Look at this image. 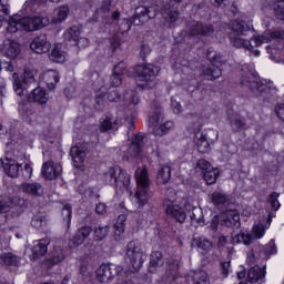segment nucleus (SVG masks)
Wrapping results in <instances>:
<instances>
[{
  "mask_svg": "<svg viewBox=\"0 0 284 284\" xmlns=\"http://www.w3.org/2000/svg\"><path fill=\"white\" fill-rule=\"evenodd\" d=\"M70 16V7L60 6L55 8L51 16V21L54 26L63 23ZM50 18L40 16H29L21 17L19 14H13L7 20L6 37H13L17 32H34L36 30H41L45 26H50Z\"/></svg>",
  "mask_w": 284,
  "mask_h": 284,
  "instance_id": "1",
  "label": "nucleus"
},
{
  "mask_svg": "<svg viewBox=\"0 0 284 284\" xmlns=\"http://www.w3.org/2000/svg\"><path fill=\"white\" fill-rule=\"evenodd\" d=\"M254 34V31L247 23L241 21H235L232 23L231 31L229 32V40L233 48L247 50L253 57H260L261 51L256 50L252 42H250V37Z\"/></svg>",
  "mask_w": 284,
  "mask_h": 284,
  "instance_id": "2",
  "label": "nucleus"
},
{
  "mask_svg": "<svg viewBox=\"0 0 284 284\" xmlns=\"http://www.w3.org/2000/svg\"><path fill=\"white\" fill-rule=\"evenodd\" d=\"M103 180L108 185L114 187L116 192H130L131 190L132 176L120 166L110 168L103 174Z\"/></svg>",
  "mask_w": 284,
  "mask_h": 284,
  "instance_id": "3",
  "label": "nucleus"
},
{
  "mask_svg": "<svg viewBox=\"0 0 284 284\" xmlns=\"http://www.w3.org/2000/svg\"><path fill=\"white\" fill-rule=\"evenodd\" d=\"M145 140L143 135H135L128 151L125 152L123 159L124 161H130L134 163V161H139V159H143L146 154H152L154 149L144 148Z\"/></svg>",
  "mask_w": 284,
  "mask_h": 284,
  "instance_id": "4",
  "label": "nucleus"
},
{
  "mask_svg": "<svg viewBox=\"0 0 284 284\" xmlns=\"http://www.w3.org/2000/svg\"><path fill=\"white\" fill-rule=\"evenodd\" d=\"M135 72L138 74V85L150 89L154 88V78L161 72V68L154 64L138 65Z\"/></svg>",
  "mask_w": 284,
  "mask_h": 284,
  "instance_id": "5",
  "label": "nucleus"
},
{
  "mask_svg": "<svg viewBox=\"0 0 284 284\" xmlns=\"http://www.w3.org/2000/svg\"><path fill=\"white\" fill-rule=\"evenodd\" d=\"M126 255L130 258L134 270H139L145 261V253L141 247V243L136 241H131L128 244Z\"/></svg>",
  "mask_w": 284,
  "mask_h": 284,
  "instance_id": "6",
  "label": "nucleus"
},
{
  "mask_svg": "<svg viewBox=\"0 0 284 284\" xmlns=\"http://www.w3.org/2000/svg\"><path fill=\"white\" fill-rule=\"evenodd\" d=\"M242 85L250 88L255 97H263V92L267 91V84L263 83V80L252 72H247L246 75L243 77Z\"/></svg>",
  "mask_w": 284,
  "mask_h": 284,
  "instance_id": "7",
  "label": "nucleus"
},
{
  "mask_svg": "<svg viewBox=\"0 0 284 284\" xmlns=\"http://www.w3.org/2000/svg\"><path fill=\"white\" fill-rule=\"evenodd\" d=\"M28 83H34V71L26 70L22 78L13 73V90L18 97H23L28 88Z\"/></svg>",
  "mask_w": 284,
  "mask_h": 284,
  "instance_id": "8",
  "label": "nucleus"
},
{
  "mask_svg": "<svg viewBox=\"0 0 284 284\" xmlns=\"http://www.w3.org/2000/svg\"><path fill=\"white\" fill-rule=\"evenodd\" d=\"M159 6L152 4L150 7H138L135 10V19L133 23L135 26H141L145 23L148 19H156V14H159Z\"/></svg>",
  "mask_w": 284,
  "mask_h": 284,
  "instance_id": "9",
  "label": "nucleus"
},
{
  "mask_svg": "<svg viewBox=\"0 0 284 284\" xmlns=\"http://www.w3.org/2000/svg\"><path fill=\"white\" fill-rule=\"evenodd\" d=\"M116 276V266L114 264H102L95 271V278L100 283H108Z\"/></svg>",
  "mask_w": 284,
  "mask_h": 284,
  "instance_id": "10",
  "label": "nucleus"
},
{
  "mask_svg": "<svg viewBox=\"0 0 284 284\" xmlns=\"http://www.w3.org/2000/svg\"><path fill=\"white\" fill-rule=\"evenodd\" d=\"M63 169L61 164L54 163L52 161H48L42 164V176L48 181H54V179H59Z\"/></svg>",
  "mask_w": 284,
  "mask_h": 284,
  "instance_id": "11",
  "label": "nucleus"
},
{
  "mask_svg": "<svg viewBox=\"0 0 284 284\" xmlns=\"http://www.w3.org/2000/svg\"><path fill=\"white\" fill-rule=\"evenodd\" d=\"M85 152H88V146L83 143H78L77 145L71 148L70 154L74 168H82L87 156Z\"/></svg>",
  "mask_w": 284,
  "mask_h": 284,
  "instance_id": "12",
  "label": "nucleus"
},
{
  "mask_svg": "<svg viewBox=\"0 0 284 284\" xmlns=\"http://www.w3.org/2000/svg\"><path fill=\"white\" fill-rule=\"evenodd\" d=\"M165 212L171 219L178 221V223H185L187 213H185V206H181L175 202H171L166 205Z\"/></svg>",
  "mask_w": 284,
  "mask_h": 284,
  "instance_id": "13",
  "label": "nucleus"
},
{
  "mask_svg": "<svg viewBox=\"0 0 284 284\" xmlns=\"http://www.w3.org/2000/svg\"><path fill=\"white\" fill-rule=\"evenodd\" d=\"M193 143L201 154H207L211 150L212 142L209 141L207 134L203 133L202 131H197L194 134Z\"/></svg>",
  "mask_w": 284,
  "mask_h": 284,
  "instance_id": "14",
  "label": "nucleus"
},
{
  "mask_svg": "<svg viewBox=\"0 0 284 284\" xmlns=\"http://www.w3.org/2000/svg\"><path fill=\"white\" fill-rule=\"evenodd\" d=\"M50 48H52V44H50L45 36L34 38L30 44V49L36 52V54H45L50 52Z\"/></svg>",
  "mask_w": 284,
  "mask_h": 284,
  "instance_id": "15",
  "label": "nucleus"
},
{
  "mask_svg": "<svg viewBox=\"0 0 284 284\" xmlns=\"http://www.w3.org/2000/svg\"><path fill=\"white\" fill-rule=\"evenodd\" d=\"M136 187L150 190L152 182L150 181V173L145 166L138 168L135 171Z\"/></svg>",
  "mask_w": 284,
  "mask_h": 284,
  "instance_id": "16",
  "label": "nucleus"
},
{
  "mask_svg": "<svg viewBox=\"0 0 284 284\" xmlns=\"http://www.w3.org/2000/svg\"><path fill=\"white\" fill-rule=\"evenodd\" d=\"M150 199H152V192L150 189L136 187L135 194L133 196V203H135L138 207H145V205H148L150 202Z\"/></svg>",
  "mask_w": 284,
  "mask_h": 284,
  "instance_id": "17",
  "label": "nucleus"
},
{
  "mask_svg": "<svg viewBox=\"0 0 284 284\" xmlns=\"http://www.w3.org/2000/svg\"><path fill=\"white\" fill-rule=\"evenodd\" d=\"M1 50L6 57H9V59H17V57L21 54V44L12 40H7Z\"/></svg>",
  "mask_w": 284,
  "mask_h": 284,
  "instance_id": "18",
  "label": "nucleus"
},
{
  "mask_svg": "<svg viewBox=\"0 0 284 284\" xmlns=\"http://www.w3.org/2000/svg\"><path fill=\"white\" fill-rule=\"evenodd\" d=\"M81 37V27L73 26L67 30L64 33V39L67 41H73L77 45H81V43H88V39L80 38Z\"/></svg>",
  "mask_w": 284,
  "mask_h": 284,
  "instance_id": "19",
  "label": "nucleus"
},
{
  "mask_svg": "<svg viewBox=\"0 0 284 284\" xmlns=\"http://www.w3.org/2000/svg\"><path fill=\"white\" fill-rule=\"evenodd\" d=\"M48 245H50V240L48 237L34 241L32 247V258L37 260L39 258V256H43L44 254H47Z\"/></svg>",
  "mask_w": 284,
  "mask_h": 284,
  "instance_id": "20",
  "label": "nucleus"
},
{
  "mask_svg": "<svg viewBox=\"0 0 284 284\" xmlns=\"http://www.w3.org/2000/svg\"><path fill=\"white\" fill-rule=\"evenodd\" d=\"M172 180V168L169 165H161L158 170L156 181L159 185H168Z\"/></svg>",
  "mask_w": 284,
  "mask_h": 284,
  "instance_id": "21",
  "label": "nucleus"
},
{
  "mask_svg": "<svg viewBox=\"0 0 284 284\" xmlns=\"http://www.w3.org/2000/svg\"><path fill=\"white\" fill-rule=\"evenodd\" d=\"M239 221H241V215H239V211L236 210L227 211L222 216V224L226 225V227L239 225Z\"/></svg>",
  "mask_w": 284,
  "mask_h": 284,
  "instance_id": "22",
  "label": "nucleus"
},
{
  "mask_svg": "<svg viewBox=\"0 0 284 284\" xmlns=\"http://www.w3.org/2000/svg\"><path fill=\"white\" fill-rule=\"evenodd\" d=\"M283 32L281 31H274L272 33H264L261 36H254L253 37V41L255 43V45H263V43H270V41L272 39H281V37H283Z\"/></svg>",
  "mask_w": 284,
  "mask_h": 284,
  "instance_id": "23",
  "label": "nucleus"
},
{
  "mask_svg": "<svg viewBox=\"0 0 284 284\" xmlns=\"http://www.w3.org/2000/svg\"><path fill=\"white\" fill-rule=\"evenodd\" d=\"M51 61L55 63H64L65 59H68V53L63 51V44L58 43L51 50Z\"/></svg>",
  "mask_w": 284,
  "mask_h": 284,
  "instance_id": "24",
  "label": "nucleus"
},
{
  "mask_svg": "<svg viewBox=\"0 0 284 284\" xmlns=\"http://www.w3.org/2000/svg\"><path fill=\"white\" fill-rule=\"evenodd\" d=\"M22 192L29 194L30 196H42L43 186L40 183H23Z\"/></svg>",
  "mask_w": 284,
  "mask_h": 284,
  "instance_id": "25",
  "label": "nucleus"
},
{
  "mask_svg": "<svg viewBox=\"0 0 284 284\" xmlns=\"http://www.w3.org/2000/svg\"><path fill=\"white\" fill-rule=\"evenodd\" d=\"M42 80L49 90H54V85L59 83V72L57 70L45 71L42 75Z\"/></svg>",
  "mask_w": 284,
  "mask_h": 284,
  "instance_id": "26",
  "label": "nucleus"
},
{
  "mask_svg": "<svg viewBox=\"0 0 284 284\" xmlns=\"http://www.w3.org/2000/svg\"><path fill=\"white\" fill-rule=\"evenodd\" d=\"M4 171L8 174V176H11V179H17L19 176V172L21 170V164L14 160H6L3 163Z\"/></svg>",
  "mask_w": 284,
  "mask_h": 284,
  "instance_id": "27",
  "label": "nucleus"
},
{
  "mask_svg": "<svg viewBox=\"0 0 284 284\" xmlns=\"http://www.w3.org/2000/svg\"><path fill=\"white\" fill-rule=\"evenodd\" d=\"M268 7L280 21H284V0H268Z\"/></svg>",
  "mask_w": 284,
  "mask_h": 284,
  "instance_id": "28",
  "label": "nucleus"
},
{
  "mask_svg": "<svg viewBox=\"0 0 284 284\" xmlns=\"http://www.w3.org/2000/svg\"><path fill=\"white\" fill-rule=\"evenodd\" d=\"M247 278L251 283H256L261 281V278H265V268L258 265L251 267L247 272Z\"/></svg>",
  "mask_w": 284,
  "mask_h": 284,
  "instance_id": "29",
  "label": "nucleus"
},
{
  "mask_svg": "<svg viewBox=\"0 0 284 284\" xmlns=\"http://www.w3.org/2000/svg\"><path fill=\"white\" fill-rule=\"evenodd\" d=\"M30 101L36 103H48V93L42 88H36L29 97Z\"/></svg>",
  "mask_w": 284,
  "mask_h": 284,
  "instance_id": "30",
  "label": "nucleus"
},
{
  "mask_svg": "<svg viewBox=\"0 0 284 284\" xmlns=\"http://www.w3.org/2000/svg\"><path fill=\"white\" fill-rule=\"evenodd\" d=\"M121 125V120L112 121L111 118H105L100 122V132H108V130H118Z\"/></svg>",
  "mask_w": 284,
  "mask_h": 284,
  "instance_id": "31",
  "label": "nucleus"
},
{
  "mask_svg": "<svg viewBox=\"0 0 284 284\" xmlns=\"http://www.w3.org/2000/svg\"><path fill=\"white\" fill-rule=\"evenodd\" d=\"M162 17L166 23H176L179 21V12L172 10V8L164 7L162 9Z\"/></svg>",
  "mask_w": 284,
  "mask_h": 284,
  "instance_id": "32",
  "label": "nucleus"
},
{
  "mask_svg": "<svg viewBox=\"0 0 284 284\" xmlns=\"http://www.w3.org/2000/svg\"><path fill=\"white\" fill-rule=\"evenodd\" d=\"M0 265H19V256L13 253L0 254Z\"/></svg>",
  "mask_w": 284,
  "mask_h": 284,
  "instance_id": "33",
  "label": "nucleus"
},
{
  "mask_svg": "<svg viewBox=\"0 0 284 284\" xmlns=\"http://www.w3.org/2000/svg\"><path fill=\"white\" fill-rule=\"evenodd\" d=\"M170 130H174V122L166 121L162 123L160 126L154 129L155 136H165Z\"/></svg>",
  "mask_w": 284,
  "mask_h": 284,
  "instance_id": "34",
  "label": "nucleus"
},
{
  "mask_svg": "<svg viewBox=\"0 0 284 284\" xmlns=\"http://www.w3.org/2000/svg\"><path fill=\"white\" fill-rule=\"evenodd\" d=\"M219 169H210L209 171L203 173L204 181L207 185H214V183H216V180L219 179Z\"/></svg>",
  "mask_w": 284,
  "mask_h": 284,
  "instance_id": "35",
  "label": "nucleus"
},
{
  "mask_svg": "<svg viewBox=\"0 0 284 284\" xmlns=\"http://www.w3.org/2000/svg\"><path fill=\"white\" fill-rule=\"evenodd\" d=\"M31 225L36 230H43V227H45V225H48V221L45 220V215H43L41 213L34 215L33 219L31 220Z\"/></svg>",
  "mask_w": 284,
  "mask_h": 284,
  "instance_id": "36",
  "label": "nucleus"
},
{
  "mask_svg": "<svg viewBox=\"0 0 284 284\" xmlns=\"http://www.w3.org/2000/svg\"><path fill=\"white\" fill-rule=\"evenodd\" d=\"M125 221H128V217L124 214L118 216L114 225L116 236L125 233Z\"/></svg>",
  "mask_w": 284,
  "mask_h": 284,
  "instance_id": "37",
  "label": "nucleus"
},
{
  "mask_svg": "<svg viewBox=\"0 0 284 284\" xmlns=\"http://www.w3.org/2000/svg\"><path fill=\"white\" fill-rule=\"evenodd\" d=\"M62 216H63V223L65 227H70V223H72V206L69 204H64L62 207Z\"/></svg>",
  "mask_w": 284,
  "mask_h": 284,
  "instance_id": "38",
  "label": "nucleus"
},
{
  "mask_svg": "<svg viewBox=\"0 0 284 284\" xmlns=\"http://www.w3.org/2000/svg\"><path fill=\"white\" fill-rule=\"evenodd\" d=\"M214 30L212 29V27H203V24H197L192 29L191 34H193V37H196L199 34H212Z\"/></svg>",
  "mask_w": 284,
  "mask_h": 284,
  "instance_id": "39",
  "label": "nucleus"
},
{
  "mask_svg": "<svg viewBox=\"0 0 284 284\" xmlns=\"http://www.w3.org/2000/svg\"><path fill=\"white\" fill-rule=\"evenodd\" d=\"M12 207V200L10 197L4 196L0 197V214H6V212H10Z\"/></svg>",
  "mask_w": 284,
  "mask_h": 284,
  "instance_id": "40",
  "label": "nucleus"
},
{
  "mask_svg": "<svg viewBox=\"0 0 284 284\" xmlns=\"http://www.w3.org/2000/svg\"><path fill=\"white\" fill-rule=\"evenodd\" d=\"M110 229L108 226H99L94 231L95 241H103L108 236Z\"/></svg>",
  "mask_w": 284,
  "mask_h": 284,
  "instance_id": "41",
  "label": "nucleus"
},
{
  "mask_svg": "<svg viewBox=\"0 0 284 284\" xmlns=\"http://www.w3.org/2000/svg\"><path fill=\"white\" fill-rule=\"evenodd\" d=\"M163 254L159 251H155L151 254L150 265L153 267H159V265H163Z\"/></svg>",
  "mask_w": 284,
  "mask_h": 284,
  "instance_id": "42",
  "label": "nucleus"
},
{
  "mask_svg": "<svg viewBox=\"0 0 284 284\" xmlns=\"http://www.w3.org/2000/svg\"><path fill=\"white\" fill-rule=\"evenodd\" d=\"M252 236L253 239H263L265 236V226L261 223L255 224L252 230Z\"/></svg>",
  "mask_w": 284,
  "mask_h": 284,
  "instance_id": "43",
  "label": "nucleus"
},
{
  "mask_svg": "<svg viewBox=\"0 0 284 284\" xmlns=\"http://www.w3.org/2000/svg\"><path fill=\"white\" fill-rule=\"evenodd\" d=\"M233 243H244V245H250L252 243V236L245 233H240L233 236Z\"/></svg>",
  "mask_w": 284,
  "mask_h": 284,
  "instance_id": "44",
  "label": "nucleus"
},
{
  "mask_svg": "<svg viewBox=\"0 0 284 284\" xmlns=\"http://www.w3.org/2000/svg\"><path fill=\"white\" fill-rule=\"evenodd\" d=\"M195 241H196V245H197V247H200V250H203L204 252L212 250V242H210L209 240L199 237Z\"/></svg>",
  "mask_w": 284,
  "mask_h": 284,
  "instance_id": "45",
  "label": "nucleus"
},
{
  "mask_svg": "<svg viewBox=\"0 0 284 284\" xmlns=\"http://www.w3.org/2000/svg\"><path fill=\"white\" fill-rule=\"evenodd\" d=\"M194 280V284H210V281L207 280V273H205V271L196 273Z\"/></svg>",
  "mask_w": 284,
  "mask_h": 284,
  "instance_id": "46",
  "label": "nucleus"
},
{
  "mask_svg": "<svg viewBox=\"0 0 284 284\" xmlns=\"http://www.w3.org/2000/svg\"><path fill=\"white\" fill-rule=\"evenodd\" d=\"M197 170H201L202 174H205V172H209V170H212V164L207 162L206 160H199L196 163Z\"/></svg>",
  "mask_w": 284,
  "mask_h": 284,
  "instance_id": "47",
  "label": "nucleus"
},
{
  "mask_svg": "<svg viewBox=\"0 0 284 284\" xmlns=\"http://www.w3.org/2000/svg\"><path fill=\"white\" fill-rule=\"evenodd\" d=\"M278 193L273 192L268 197V203L273 210H278V207H281V203H278Z\"/></svg>",
  "mask_w": 284,
  "mask_h": 284,
  "instance_id": "48",
  "label": "nucleus"
},
{
  "mask_svg": "<svg viewBox=\"0 0 284 284\" xmlns=\"http://www.w3.org/2000/svg\"><path fill=\"white\" fill-rule=\"evenodd\" d=\"M65 258V255L63 254V250L59 248L53 251L51 263H61Z\"/></svg>",
  "mask_w": 284,
  "mask_h": 284,
  "instance_id": "49",
  "label": "nucleus"
},
{
  "mask_svg": "<svg viewBox=\"0 0 284 284\" xmlns=\"http://www.w3.org/2000/svg\"><path fill=\"white\" fill-rule=\"evenodd\" d=\"M211 201L215 205H221V203H225V201H227V197H225V195H223L222 193L216 192L212 194Z\"/></svg>",
  "mask_w": 284,
  "mask_h": 284,
  "instance_id": "50",
  "label": "nucleus"
},
{
  "mask_svg": "<svg viewBox=\"0 0 284 284\" xmlns=\"http://www.w3.org/2000/svg\"><path fill=\"white\" fill-rule=\"evenodd\" d=\"M125 70H128V67L124 64V62H119L113 69V74L123 77V74H125Z\"/></svg>",
  "mask_w": 284,
  "mask_h": 284,
  "instance_id": "51",
  "label": "nucleus"
},
{
  "mask_svg": "<svg viewBox=\"0 0 284 284\" xmlns=\"http://www.w3.org/2000/svg\"><path fill=\"white\" fill-rule=\"evenodd\" d=\"M111 85L113 88H119L123 83V75H118L116 73H113L110 78Z\"/></svg>",
  "mask_w": 284,
  "mask_h": 284,
  "instance_id": "52",
  "label": "nucleus"
},
{
  "mask_svg": "<svg viewBox=\"0 0 284 284\" xmlns=\"http://www.w3.org/2000/svg\"><path fill=\"white\" fill-rule=\"evenodd\" d=\"M125 99L133 105H139L141 101V99H139V95L136 93H126Z\"/></svg>",
  "mask_w": 284,
  "mask_h": 284,
  "instance_id": "53",
  "label": "nucleus"
},
{
  "mask_svg": "<svg viewBox=\"0 0 284 284\" xmlns=\"http://www.w3.org/2000/svg\"><path fill=\"white\" fill-rule=\"evenodd\" d=\"M171 108L174 114H181V112H183V106H181V103L174 99H171Z\"/></svg>",
  "mask_w": 284,
  "mask_h": 284,
  "instance_id": "54",
  "label": "nucleus"
},
{
  "mask_svg": "<svg viewBox=\"0 0 284 284\" xmlns=\"http://www.w3.org/2000/svg\"><path fill=\"white\" fill-rule=\"evenodd\" d=\"M275 114L280 121H284V103H280L275 106Z\"/></svg>",
  "mask_w": 284,
  "mask_h": 284,
  "instance_id": "55",
  "label": "nucleus"
},
{
  "mask_svg": "<svg viewBox=\"0 0 284 284\" xmlns=\"http://www.w3.org/2000/svg\"><path fill=\"white\" fill-rule=\"evenodd\" d=\"M78 233H79V236H83L85 240L88 239V236H90V234H92V229H90L89 226H83L78 230Z\"/></svg>",
  "mask_w": 284,
  "mask_h": 284,
  "instance_id": "56",
  "label": "nucleus"
},
{
  "mask_svg": "<svg viewBox=\"0 0 284 284\" xmlns=\"http://www.w3.org/2000/svg\"><path fill=\"white\" fill-rule=\"evenodd\" d=\"M23 176H24V179H31V176H32V163L27 162L24 164Z\"/></svg>",
  "mask_w": 284,
  "mask_h": 284,
  "instance_id": "57",
  "label": "nucleus"
},
{
  "mask_svg": "<svg viewBox=\"0 0 284 284\" xmlns=\"http://www.w3.org/2000/svg\"><path fill=\"white\" fill-rule=\"evenodd\" d=\"M97 90H95V97L97 99H103V97H105V92H108V88L101 85H95Z\"/></svg>",
  "mask_w": 284,
  "mask_h": 284,
  "instance_id": "58",
  "label": "nucleus"
},
{
  "mask_svg": "<svg viewBox=\"0 0 284 284\" xmlns=\"http://www.w3.org/2000/svg\"><path fill=\"white\" fill-rule=\"evenodd\" d=\"M0 12L10 14V4L8 3V0H0Z\"/></svg>",
  "mask_w": 284,
  "mask_h": 284,
  "instance_id": "59",
  "label": "nucleus"
},
{
  "mask_svg": "<svg viewBox=\"0 0 284 284\" xmlns=\"http://www.w3.org/2000/svg\"><path fill=\"white\" fill-rule=\"evenodd\" d=\"M266 254H276V244L274 243V240H271L265 248Z\"/></svg>",
  "mask_w": 284,
  "mask_h": 284,
  "instance_id": "60",
  "label": "nucleus"
},
{
  "mask_svg": "<svg viewBox=\"0 0 284 284\" xmlns=\"http://www.w3.org/2000/svg\"><path fill=\"white\" fill-rule=\"evenodd\" d=\"M85 242V239L81 235H79V233L77 232L75 236L71 240V243L73 245L79 246V245H83V243Z\"/></svg>",
  "mask_w": 284,
  "mask_h": 284,
  "instance_id": "61",
  "label": "nucleus"
},
{
  "mask_svg": "<svg viewBox=\"0 0 284 284\" xmlns=\"http://www.w3.org/2000/svg\"><path fill=\"white\" fill-rule=\"evenodd\" d=\"M121 98L119 97V93H116V91H111L108 94V101L114 102V101H120Z\"/></svg>",
  "mask_w": 284,
  "mask_h": 284,
  "instance_id": "62",
  "label": "nucleus"
},
{
  "mask_svg": "<svg viewBox=\"0 0 284 284\" xmlns=\"http://www.w3.org/2000/svg\"><path fill=\"white\" fill-rule=\"evenodd\" d=\"M95 212L97 214H105V204L104 203L97 204Z\"/></svg>",
  "mask_w": 284,
  "mask_h": 284,
  "instance_id": "63",
  "label": "nucleus"
},
{
  "mask_svg": "<svg viewBox=\"0 0 284 284\" xmlns=\"http://www.w3.org/2000/svg\"><path fill=\"white\" fill-rule=\"evenodd\" d=\"M62 284H77V283L74 282V277H72L71 275H67L63 278Z\"/></svg>",
  "mask_w": 284,
  "mask_h": 284,
  "instance_id": "64",
  "label": "nucleus"
}]
</instances>
